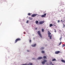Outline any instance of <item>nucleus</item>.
I'll return each instance as SVG.
<instances>
[{"label":"nucleus","instance_id":"f257e3e1","mask_svg":"<svg viewBox=\"0 0 65 65\" xmlns=\"http://www.w3.org/2000/svg\"><path fill=\"white\" fill-rule=\"evenodd\" d=\"M48 37H50V39H52V35L50 36V35L51 34V33L49 31H48Z\"/></svg>","mask_w":65,"mask_h":65},{"label":"nucleus","instance_id":"f03ea898","mask_svg":"<svg viewBox=\"0 0 65 65\" xmlns=\"http://www.w3.org/2000/svg\"><path fill=\"white\" fill-rule=\"evenodd\" d=\"M21 39L20 38L17 39L15 40V43H17L18 42V41H20Z\"/></svg>","mask_w":65,"mask_h":65},{"label":"nucleus","instance_id":"7ed1b4c3","mask_svg":"<svg viewBox=\"0 0 65 65\" xmlns=\"http://www.w3.org/2000/svg\"><path fill=\"white\" fill-rule=\"evenodd\" d=\"M38 34L39 35V36L40 37H42V36L41 35V34H40V31H38Z\"/></svg>","mask_w":65,"mask_h":65},{"label":"nucleus","instance_id":"20e7f679","mask_svg":"<svg viewBox=\"0 0 65 65\" xmlns=\"http://www.w3.org/2000/svg\"><path fill=\"white\" fill-rule=\"evenodd\" d=\"M46 61H47L46 60L44 59V61L42 62V64H43V65H44V64L45 63V62H46Z\"/></svg>","mask_w":65,"mask_h":65},{"label":"nucleus","instance_id":"39448f33","mask_svg":"<svg viewBox=\"0 0 65 65\" xmlns=\"http://www.w3.org/2000/svg\"><path fill=\"white\" fill-rule=\"evenodd\" d=\"M44 23V21H42L39 22V24H40V25H41L43 24Z\"/></svg>","mask_w":65,"mask_h":65},{"label":"nucleus","instance_id":"423d86ee","mask_svg":"<svg viewBox=\"0 0 65 65\" xmlns=\"http://www.w3.org/2000/svg\"><path fill=\"white\" fill-rule=\"evenodd\" d=\"M46 13H45L43 15H42L41 17L42 18H44V17H45L46 16Z\"/></svg>","mask_w":65,"mask_h":65},{"label":"nucleus","instance_id":"0eeeda50","mask_svg":"<svg viewBox=\"0 0 65 65\" xmlns=\"http://www.w3.org/2000/svg\"><path fill=\"white\" fill-rule=\"evenodd\" d=\"M37 15V14H33L31 15V17H36Z\"/></svg>","mask_w":65,"mask_h":65},{"label":"nucleus","instance_id":"6e6552de","mask_svg":"<svg viewBox=\"0 0 65 65\" xmlns=\"http://www.w3.org/2000/svg\"><path fill=\"white\" fill-rule=\"evenodd\" d=\"M60 53V51H56V52H55V54H59V53Z\"/></svg>","mask_w":65,"mask_h":65},{"label":"nucleus","instance_id":"1a4fd4ad","mask_svg":"<svg viewBox=\"0 0 65 65\" xmlns=\"http://www.w3.org/2000/svg\"><path fill=\"white\" fill-rule=\"evenodd\" d=\"M42 59V57H38L37 59L38 60H39V59Z\"/></svg>","mask_w":65,"mask_h":65},{"label":"nucleus","instance_id":"9d476101","mask_svg":"<svg viewBox=\"0 0 65 65\" xmlns=\"http://www.w3.org/2000/svg\"><path fill=\"white\" fill-rule=\"evenodd\" d=\"M61 62H63V63H65V61L64 60H61Z\"/></svg>","mask_w":65,"mask_h":65},{"label":"nucleus","instance_id":"9b49d317","mask_svg":"<svg viewBox=\"0 0 65 65\" xmlns=\"http://www.w3.org/2000/svg\"><path fill=\"white\" fill-rule=\"evenodd\" d=\"M28 19L30 20H32V19H33L32 18H31L30 17H29Z\"/></svg>","mask_w":65,"mask_h":65},{"label":"nucleus","instance_id":"f8f14e48","mask_svg":"<svg viewBox=\"0 0 65 65\" xmlns=\"http://www.w3.org/2000/svg\"><path fill=\"white\" fill-rule=\"evenodd\" d=\"M52 61H56V59L55 58H54L52 59Z\"/></svg>","mask_w":65,"mask_h":65},{"label":"nucleus","instance_id":"ddd939ff","mask_svg":"<svg viewBox=\"0 0 65 65\" xmlns=\"http://www.w3.org/2000/svg\"><path fill=\"white\" fill-rule=\"evenodd\" d=\"M36 44H35L34 45H32V46L33 47H35V46H36Z\"/></svg>","mask_w":65,"mask_h":65},{"label":"nucleus","instance_id":"4468645a","mask_svg":"<svg viewBox=\"0 0 65 65\" xmlns=\"http://www.w3.org/2000/svg\"><path fill=\"white\" fill-rule=\"evenodd\" d=\"M52 26H53V24H50V27H51Z\"/></svg>","mask_w":65,"mask_h":65},{"label":"nucleus","instance_id":"2eb2a0df","mask_svg":"<svg viewBox=\"0 0 65 65\" xmlns=\"http://www.w3.org/2000/svg\"><path fill=\"white\" fill-rule=\"evenodd\" d=\"M42 31L43 32H44V29H42Z\"/></svg>","mask_w":65,"mask_h":65},{"label":"nucleus","instance_id":"dca6fc26","mask_svg":"<svg viewBox=\"0 0 65 65\" xmlns=\"http://www.w3.org/2000/svg\"><path fill=\"white\" fill-rule=\"evenodd\" d=\"M46 58V57L45 56H44L43 57V58H44V59H45Z\"/></svg>","mask_w":65,"mask_h":65},{"label":"nucleus","instance_id":"f3484780","mask_svg":"<svg viewBox=\"0 0 65 65\" xmlns=\"http://www.w3.org/2000/svg\"><path fill=\"white\" fill-rule=\"evenodd\" d=\"M28 15H31V13H29L28 14Z\"/></svg>","mask_w":65,"mask_h":65},{"label":"nucleus","instance_id":"a211bd4d","mask_svg":"<svg viewBox=\"0 0 65 65\" xmlns=\"http://www.w3.org/2000/svg\"><path fill=\"white\" fill-rule=\"evenodd\" d=\"M38 23V21H37L36 22V23L37 24Z\"/></svg>","mask_w":65,"mask_h":65},{"label":"nucleus","instance_id":"6ab92c4d","mask_svg":"<svg viewBox=\"0 0 65 65\" xmlns=\"http://www.w3.org/2000/svg\"><path fill=\"white\" fill-rule=\"evenodd\" d=\"M42 53H44V51H41Z\"/></svg>","mask_w":65,"mask_h":65},{"label":"nucleus","instance_id":"aec40b11","mask_svg":"<svg viewBox=\"0 0 65 65\" xmlns=\"http://www.w3.org/2000/svg\"><path fill=\"white\" fill-rule=\"evenodd\" d=\"M61 43H62V42H60L59 43V45H61Z\"/></svg>","mask_w":65,"mask_h":65},{"label":"nucleus","instance_id":"412c9836","mask_svg":"<svg viewBox=\"0 0 65 65\" xmlns=\"http://www.w3.org/2000/svg\"><path fill=\"white\" fill-rule=\"evenodd\" d=\"M22 65H29V64H23Z\"/></svg>","mask_w":65,"mask_h":65},{"label":"nucleus","instance_id":"4be33fe9","mask_svg":"<svg viewBox=\"0 0 65 65\" xmlns=\"http://www.w3.org/2000/svg\"><path fill=\"white\" fill-rule=\"evenodd\" d=\"M63 28H64V27H65V25H64V24H63Z\"/></svg>","mask_w":65,"mask_h":65},{"label":"nucleus","instance_id":"5701e85b","mask_svg":"<svg viewBox=\"0 0 65 65\" xmlns=\"http://www.w3.org/2000/svg\"><path fill=\"white\" fill-rule=\"evenodd\" d=\"M29 22V21L27 20L26 21V23H28Z\"/></svg>","mask_w":65,"mask_h":65},{"label":"nucleus","instance_id":"b1692460","mask_svg":"<svg viewBox=\"0 0 65 65\" xmlns=\"http://www.w3.org/2000/svg\"><path fill=\"white\" fill-rule=\"evenodd\" d=\"M29 64L30 65H32V63H29Z\"/></svg>","mask_w":65,"mask_h":65},{"label":"nucleus","instance_id":"393cba45","mask_svg":"<svg viewBox=\"0 0 65 65\" xmlns=\"http://www.w3.org/2000/svg\"><path fill=\"white\" fill-rule=\"evenodd\" d=\"M62 46L63 47H64V46H65V44H63Z\"/></svg>","mask_w":65,"mask_h":65},{"label":"nucleus","instance_id":"a878e982","mask_svg":"<svg viewBox=\"0 0 65 65\" xmlns=\"http://www.w3.org/2000/svg\"><path fill=\"white\" fill-rule=\"evenodd\" d=\"M61 39H62V37H61L60 38V40H61Z\"/></svg>","mask_w":65,"mask_h":65},{"label":"nucleus","instance_id":"bb28decb","mask_svg":"<svg viewBox=\"0 0 65 65\" xmlns=\"http://www.w3.org/2000/svg\"><path fill=\"white\" fill-rule=\"evenodd\" d=\"M58 23H59L60 22V20H58Z\"/></svg>","mask_w":65,"mask_h":65},{"label":"nucleus","instance_id":"cd10ccee","mask_svg":"<svg viewBox=\"0 0 65 65\" xmlns=\"http://www.w3.org/2000/svg\"><path fill=\"white\" fill-rule=\"evenodd\" d=\"M55 31H54V32H56V29H55Z\"/></svg>","mask_w":65,"mask_h":65},{"label":"nucleus","instance_id":"c85d7f7f","mask_svg":"<svg viewBox=\"0 0 65 65\" xmlns=\"http://www.w3.org/2000/svg\"><path fill=\"white\" fill-rule=\"evenodd\" d=\"M31 42V40H29V42Z\"/></svg>","mask_w":65,"mask_h":65},{"label":"nucleus","instance_id":"c756f323","mask_svg":"<svg viewBox=\"0 0 65 65\" xmlns=\"http://www.w3.org/2000/svg\"><path fill=\"white\" fill-rule=\"evenodd\" d=\"M35 29V30H37V28H36Z\"/></svg>","mask_w":65,"mask_h":65},{"label":"nucleus","instance_id":"7c9ffc66","mask_svg":"<svg viewBox=\"0 0 65 65\" xmlns=\"http://www.w3.org/2000/svg\"><path fill=\"white\" fill-rule=\"evenodd\" d=\"M43 48H43V47L42 48V49H43Z\"/></svg>","mask_w":65,"mask_h":65},{"label":"nucleus","instance_id":"2f4dec72","mask_svg":"<svg viewBox=\"0 0 65 65\" xmlns=\"http://www.w3.org/2000/svg\"><path fill=\"white\" fill-rule=\"evenodd\" d=\"M24 34H25V32H24Z\"/></svg>","mask_w":65,"mask_h":65},{"label":"nucleus","instance_id":"473e14b6","mask_svg":"<svg viewBox=\"0 0 65 65\" xmlns=\"http://www.w3.org/2000/svg\"><path fill=\"white\" fill-rule=\"evenodd\" d=\"M27 51L28 52H29V50H27Z\"/></svg>","mask_w":65,"mask_h":65},{"label":"nucleus","instance_id":"72a5a7b5","mask_svg":"<svg viewBox=\"0 0 65 65\" xmlns=\"http://www.w3.org/2000/svg\"><path fill=\"white\" fill-rule=\"evenodd\" d=\"M52 65H54V64H52Z\"/></svg>","mask_w":65,"mask_h":65},{"label":"nucleus","instance_id":"f704fd0d","mask_svg":"<svg viewBox=\"0 0 65 65\" xmlns=\"http://www.w3.org/2000/svg\"><path fill=\"white\" fill-rule=\"evenodd\" d=\"M54 26H55V25H54Z\"/></svg>","mask_w":65,"mask_h":65}]
</instances>
